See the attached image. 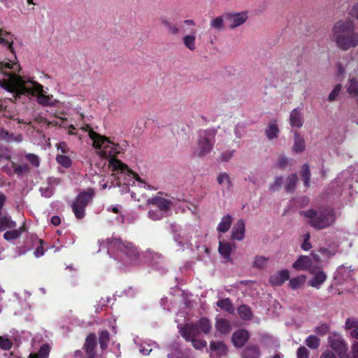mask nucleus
Here are the masks:
<instances>
[{
    "instance_id": "nucleus-1",
    "label": "nucleus",
    "mask_w": 358,
    "mask_h": 358,
    "mask_svg": "<svg viewBox=\"0 0 358 358\" xmlns=\"http://www.w3.org/2000/svg\"><path fill=\"white\" fill-rule=\"evenodd\" d=\"M20 70V64L16 62H0V86L17 94H31L37 98L39 103H45L43 86L35 81L22 79L16 74Z\"/></svg>"
},
{
    "instance_id": "nucleus-2",
    "label": "nucleus",
    "mask_w": 358,
    "mask_h": 358,
    "mask_svg": "<svg viewBox=\"0 0 358 358\" xmlns=\"http://www.w3.org/2000/svg\"><path fill=\"white\" fill-rule=\"evenodd\" d=\"M307 219V223L312 227L321 230L333 225L336 221L335 212L330 207H323L318 209H308L301 212Z\"/></svg>"
},
{
    "instance_id": "nucleus-3",
    "label": "nucleus",
    "mask_w": 358,
    "mask_h": 358,
    "mask_svg": "<svg viewBox=\"0 0 358 358\" xmlns=\"http://www.w3.org/2000/svg\"><path fill=\"white\" fill-rule=\"evenodd\" d=\"M108 245V252L114 254L118 253L117 258L122 259L126 264H135L138 262L139 257L138 252L134 244L116 238L106 239Z\"/></svg>"
},
{
    "instance_id": "nucleus-4",
    "label": "nucleus",
    "mask_w": 358,
    "mask_h": 358,
    "mask_svg": "<svg viewBox=\"0 0 358 358\" xmlns=\"http://www.w3.org/2000/svg\"><path fill=\"white\" fill-rule=\"evenodd\" d=\"M83 129L89 132V136L93 141V146L97 150L96 153L100 157L108 158L119 153V145L112 143L107 137L94 131L89 125L83 127Z\"/></svg>"
},
{
    "instance_id": "nucleus-5",
    "label": "nucleus",
    "mask_w": 358,
    "mask_h": 358,
    "mask_svg": "<svg viewBox=\"0 0 358 358\" xmlns=\"http://www.w3.org/2000/svg\"><path fill=\"white\" fill-rule=\"evenodd\" d=\"M147 204L151 206L148 212V217L155 221L159 220L167 216L171 210L172 203L171 201L160 196H155L147 201Z\"/></svg>"
},
{
    "instance_id": "nucleus-6",
    "label": "nucleus",
    "mask_w": 358,
    "mask_h": 358,
    "mask_svg": "<svg viewBox=\"0 0 358 358\" xmlns=\"http://www.w3.org/2000/svg\"><path fill=\"white\" fill-rule=\"evenodd\" d=\"M215 137V131L208 129L199 133L196 152L199 156H203L212 150Z\"/></svg>"
},
{
    "instance_id": "nucleus-7",
    "label": "nucleus",
    "mask_w": 358,
    "mask_h": 358,
    "mask_svg": "<svg viewBox=\"0 0 358 358\" xmlns=\"http://www.w3.org/2000/svg\"><path fill=\"white\" fill-rule=\"evenodd\" d=\"M92 190L83 192L78 195L76 200L72 204V210L76 218L82 219L85 217V208L92 200Z\"/></svg>"
},
{
    "instance_id": "nucleus-8",
    "label": "nucleus",
    "mask_w": 358,
    "mask_h": 358,
    "mask_svg": "<svg viewBox=\"0 0 358 358\" xmlns=\"http://www.w3.org/2000/svg\"><path fill=\"white\" fill-rule=\"evenodd\" d=\"M336 45L343 50H347L358 45V34L352 32V34L343 35L334 38Z\"/></svg>"
},
{
    "instance_id": "nucleus-9",
    "label": "nucleus",
    "mask_w": 358,
    "mask_h": 358,
    "mask_svg": "<svg viewBox=\"0 0 358 358\" xmlns=\"http://www.w3.org/2000/svg\"><path fill=\"white\" fill-rule=\"evenodd\" d=\"M334 38L343 36V35L352 34L355 31V27L350 20H339L334 26L333 29Z\"/></svg>"
},
{
    "instance_id": "nucleus-10",
    "label": "nucleus",
    "mask_w": 358,
    "mask_h": 358,
    "mask_svg": "<svg viewBox=\"0 0 358 358\" xmlns=\"http://www.w3.org/2000/svg\"><path fill=\"white\" fill-rule=\"evenodd\" d=\"M292 267L297 271L308 270L310 273L316 272L317 265H314L312 258L309 256L301 255L293 264Z\"/></svg>"
},
{
    "instance_id": "nucleus-11",
    "label": "nucleus",
    "mask_w": 358,
    "mask_h": 358,
    "mask_svg": "<svg viewBox=\"0 0 358 358\" xmlns=\"http://www.w3.org/2000/svg\"><path fill=\"white\" fill-rule=\"evenodd\" d=\"M329 344L333 350L338 355L339 358H344L348 347L344 339L340 337H329Z\"/></svg>"
},
{
    "instance_id": "nucleus-12",
    "label": "nucleus",
    "mask_w": 358,
    "mask_h": 358,
    "mask_svg": "<svg viewBox=\"0 0 358 358\" xmlns=\"http://www.w3.org/2000/svg\"><path fill=\"white\" fill-rule=\"evenodd\" d=\"M96 336L95 334H90L86 339L83 346V349L87 355V358H96L95 348L96 347Z\"/></svg>"
},
{
    "instance_id": "nucleus-13",
    "label": "nucleus",
    "mask_w": 358,
    "mask_h": 358,
    "mask_svg": "<svg viewBox=\"0 0 358 358\" xmlns=\"http://www.w3.org/2000/svg\"><path fill=\"white\" fill-rule=\"evenodd\" d=\"M180 333L187 341L192 340V338H196L201 334L196 322L194 324H185L180 329Z\"/></svg>"
},
{
    "instance_id": "nucleus-14",
    "label": "nucleus",
    "mask_w": 358,
    "mask_h": 358,
    "mask_svg": "<svg viewBox=\"0 0 358 358\" xmlns=\"http://www.w3.org/2000/svg\"><path fill=\"white\" fill-rule=\"evenodd\" d=\"M248 19L247 12H241L236 13H230L227 15V20L229 22V27L231 29H234L243 23Z\"/></svg>"
},
{
    "instance_id": "nucleus-15",
    "label": "nucleus",
    "mask_w": 358,
    "mask_h": 358,
    "mask_svg": "<svg viewBox=\"0 0 358 358\" xmlns=\"http://www.w3.org/2000/svg\"><path fill=\"white\" fill-rule=\"evenodd\" d=\"M249 338V334L246 330H238L233 333L231 341L236 348L243 347Z\"/></svg>"
},
{
    "instance_id": "nucleus-16",
    "label": "nucleus",
    "mask_w": 358,
    "mask_h": 358,
    "mask_svg": "<svg viewBox=\"0 0 358 358\" xmlns=\"http://www.w3.org/2000/svg\"><path fill=\"white\" fill-rule=\"evenodd\" d=\"M345 329L349 333L350 336L355 339L358 340V319L355 317H348L345 323Z\"/></svg>"
},
{
    "instance_id": "nucleus-17",
    "label": "nucleus",
    "mask_w": 358,
    "mask_h": 358,
    "mask_svg": "<svg viewBox=\"0 0 358 358\" xmlns=\"http://www.w3.org/2000/svg\"><path fill=\"white\" fill-rule=\"evenodd\" d=\"M302 110L296 108L292 110L289 115V123L292 127L301 128L303 124Z\"/></svg>"
},
{
    "instance_id": "nucleus-18",
    "label": "nucleus",
    "mask_w": 358,
    "mask_h": 358,
    "mask_svg": "<svg viewBox=\"0 0 358 358\" xmlns=\"http://www.w3.org/2000/svg\"><path fill=\"white\" fill-rule=\"evenodd\" d=\"M245 223L243 220H238L234 225L231 230V238L242 241L245 237Z\"/></svg>"
},
{
    "instance_id": "nucleus-19",
    "label": "nucleus",
    "mask_w": 358,
    "mask_h": 358,
    "mask_svg": "<svg viewBox=\"0 0 358 358\" xmlns=\"http://www.w3.org/2000/svg\"><path fill=\"white\" fill-rule=\"evenodd\" d=\"M289 278V273L288 270L285 269L280 271L277 273L271 275L269 278V282L273 286H280L282 285L285 280H288Z\"/></svg>"
},
{
    "instance_id": "nucleus-20",
    "label": "nucleus",
    "mask_w": 358,
    "mask_h": 358,
    "mask_svg": "<svg viewBox=\"0 0 358 358\" xmlns=\"http://www.w3.org/2000/svg\"><path fill=\"white\" fill-rule=\"evenodd\" d=\"M315 274L312 279L308 281V285L319 289L320 285L326 280L327 276L324 273L320 270V266L316 272L312 273Z\"/></svg>"
},
{
    "instance_id": "nucleus-21",
    "label": "nucleus",
    "mask_w": 358,
    "mask_h": 358,
    "mask_svg": "<svg viewBox=\"0 0 358 358\" xmlns=\"http://www.w3.org/2000/svg\"><path fill=\"white\" fill-rule=\"evenodd\" d=\"M261 351L257 345H249L246 346L241 352L242 358H259Z\"/></svg>"
},
{
    "instance_id": "nucleus-22",
    "label": "nucleus",
    "mask_w": 358,
    "mask_h": 358,
    "mask_svg": "<svg viewBox=\"0 0 358 358\" xmlns=\"http://www.w3.org/2000/svg\"><path fill=\"white\" fill-rule=\"evenodd\" d=\"M111 165L113 166V169L117 171L116 173H114V175H115V176L117 178V181L116 184L117 185H121V178L124 177V171L127 169V166L125 164H122L120 161L115 159H113L111 162Z\"/></svg>"
},
{
    "instance_id": "nucleus-23",
    "label": "nucleus",
    "mask_w": 358,
    "mask_h": 358,
    "mask_svg": "<svg viewBox=\"0 0 358 358\" xmlns=\"http://www.w3.org/2000/svg\"><path fill=\"white\" fill-rule=\"evenodd\" d=\"M306 143L304 138L297 131L294 133V145L292 151L296 153L302 152L305 150Z\"/></svg>"
},
{
    "instance_id": "nucleus-24",
    "label": "nucleus",
    "mask_w": 358,
    "mask_h": 358,
    "mask_svg": "<svg viewBox=\"0 0 358 358\" xmlns=\"http://www.w3.org/2000/svg\"><path fill=\"white\" fill-rule=\"evenodd\" d=\"M280 132V129L277 124L276 120H271L267 126V128L265 130V134L267 138L270 141L273 139H275L278 136V134Z\"/></svg>"
},
{
    "instance_id": "nucleus-25",
    "label": "nucleus",
    "mask_w": 358,
    "mask_h": 358,
    "mask_svg": "<svg viewBox=\"0 0 358 358\" xmlns=\"http://www.w3.org/2000/svg\"><path fill=\"white\" fill-rule=\"evenodd\" d=\"M217 183L224 187L227 190H230L233 187V182L229 175L226 172L220 173L217 176Z\"/></svg>"
},
{
    "instance_id": "nucleus-26",
    "label": "nucleus",
    "mask_w": 358,
    "mask_h": 358,
    "mask_svg": "<svg viewBox=\"0 0 358 358\" xmlns=\"http://www.w3.org/2000/svg\"><path fill=\"white\" fill-rule=\"evenodd\" d=\"M232 220L229 215H224L217 226V231L221 233L227 232L231 226Z\"/></svg>"
},
{
    "instance_id": "nucleus-27",
    "label": "nucleus",
    "mask_w": 358,
    "mask_h": 358,
    "mask_svg": "<svg viewBox=\"0 0 358 358\" xmlns=\"http://www.w3.org/2000/svg\"><path fill=\"white\" fill-rule=\"evenodd\" d=\"M196 324L201 334H208L212 329L211 324L206 317L201 318L196 322Z\"/></svg>"
},
{
    "instance_id": "nucleus-28",
    "label": "nucleus",
    "mask_w": 358,
    "mask_h": 358,
    "mask_svg": "<svg viewBox=\"0 0 358 358\" xmlns=\"http://www.w3.org/2000/svg\"><path fill=\"white\" fill-rule=\"evenodd\" d=\"M210 350L216 352L220 355H224L227 353V346L223 342L211 341L209 346Z\"/></svg>"
},
{
    "instance_id": "nucleus-29",
    "label": "nucleus",
    "mask_w": 358,
    "mask_h": 358,
    "mask_svg": "<svg viewBox=\"0 0 358 358\" xmlns=\"http://www.w3.org/2000/svg\"><path fill=\"white\" fill-rule=\"evenodd\" d=\"M196 31H192L191 34L187 35L183 37L182 41L186 48L190 50H194L196 49Z\"/></svg>"
},
{
    "instance_id": "nucleus-30",
    "label": "nucleus",
    "mask_w": 358,
    "mask_h": 358,
    "mask_svg": "<svg viewBox=\"0 0 358 358\" xmlns=\"http://www.w3.org/2000/svg\"><path fill=\"white\" fill-rule=\"evenodd\" d=\"M215 328L222 334H227L231 330V326L229 321L222 318L217 320Z\"/></svg>"
},
{
    "instance_id": "nucleus-31",
    "label": "nucleus",
    "mask_w": 358,
    "mask_h": 358,
    "mask_svg": "<svg viewBox=\"0 0 358 358\" xmlns=\"http://www.w3.org/2000/svg\"><path fill=\"white\" fill-rule=\"evenodd\" d=\"M16 226L14 221L6 215H0V231L6 229H11Z\"/></svg>"
},
{
    "instance_id": "nucleus-32",
    "label": "nucleus",
    "mask_w": 358,
    "mask_h": 358,
    "mask_svg": "<svg viewBox=\"0 0 358 358\" xmlns=\"http://www.w3.org/2000/svg\"><path fill=\"white\" fill-rule=\"evenodd\" d=\"M238 313L241 319L244 320H250L252 317L251 308L246 305H242L238 308Z\"/></svg>"
},
{
    "instance_id": "nucleus-33",
    "label": "nucleus",
    "mask_w": 358,
    "mask_h": 358,
    "mask_svg": "<svg viewBox=\"0 0 358 358\" xmlns=\"http://www.w3.org/2000/svg\"><path fill=\"white\" fill-rule=\"evenodd\" d=\"M13 42V36L9 33L0 29V44H3L8 46V48H11Z\"/></svg>"
},
{
    "instance_id": "nucleus-34",
    "label": "nucleus",
    "mask_w": 358,
    "mask_h": 358,
    "mask_svg": "<svg viewBox=\"0 0 358 358\" xmlns=\"http://www.w3.org/2000/svg\"><path fill=\"white\" fill-rule=\"evenodd\" d=\"M218 250L224 259H229L230 258L231 246L229 243H222L220 241Z\"/></svg>"
},
{
    "instance_id": "nucleus-35",
    "label": "nucleus",
    "mask_w": 358,
    "mask_h": 358,
    "mask_svg": "<svg viewBox=\"0 0 358 358\" xmlns=\"http://www.w3.org/2000/svg\"><path fill=\"white\" fill-rule=\"evenodd\" d=\"M347 92L352 96H358V80L355 78H350L347 87Z\"/></svg>"
},
{
    "instance_id": "nucleus-36",
    "label": "nucleus",
    "mask_w": 358,
    "mask_h": 358,
    "mask_svg": "<svg viewBox=\"0 0 358 358\" xmlns=\"http://www.w3.org/2000/svg\"><path fill=\"white\" fill-rule=\"evenodd\" d=\"M301 176L303 180L304 185L307 187L310 186V171L309 169V166L307 164H304L302 166L301 171Z\"/></svg>"
},
{
    "instance_id": "nucleus-37",
    "label": "nucleus",
    "mask_w": 358,
    "mask_h": 358,
    "mask_svg": "<svg viewBox=\"0 0 358 358\" xmlns=\"http://www.w3.org/2000/svg\"><path fill=\"white\" fill-rule=\"evenodd\" d=\"M24 230V227H21L19 229H15V230H8L7 231L4 235L3 238L6 241H11L17 238L22 231Z\"/></svg>"
},
{
    "instance_id": "nucleus-38",
    "label": "nucleus",
    "mask_w": 358,
    "mask_h": 358,
    "mask_svg": "<svg viewBox=\"0 0 358 358\" xmlns=\"http://www.w3.org/2000/svg\"><path fill=\"white\" fill-rule=\"evenodd\" d=\"M306 277L304 275H300L294 278L289 280V286L293 289H296L299 288L306 282Z\"/></svg>"
},
{
    "instance_id": "nucleus-39",
    "label": "nucleus",
    "mask_w": 358,
    "mask_h": 358,
    "mask_svg": "<svg viewBox=\"0 0 358 358\" xmlns=\"http://www.w3.org/2000/svg\"><path fill=\"white\" fill-rule=\"evenodd\" d=\"M298 181V177L296 174H292L289 176L287 178L286 183V191L288 192H292L294 190L295 187Z\"/></svg>"
},
{
    "instance_id": "nucleus-40",
    "label": "nucleus",
    "mask_w": 358,
    "mask_h": 358,
    "mask_svg": "<svg viewBox=\"0 0 358 358\" xmlns=\"http://www.w3.org/2000/svg\"><path fill=\"white\" fill-rule=\"evenodd\" d=\"M109 333L108 331H102L99 336V343L102 350H106L109 342Z\"/></svg>"
},
{
    "instance_id": "nucleus-41",
    "label": "nucleus",
    "mask_w": 358,
    "mask_h": 358,
    "mask_svg": "<svg viewBox=\"0 0 358 358\" xmlns=\"http://www.w3.org/2000/svg\"><path fill=\"white\" fill-rule=\"evenodd\" d=\"M217 306L229 313H231L234 311L232 303L228 298L218 301L217 302Z\"/></svg>"
},
{
    "instance_id": "nucleus-42",
    "label": "nucleus",
    "mask_w": 358,
    "mask_h": 358,
    "mask_svg": "<svg viewBox=\"0 0 358 358\" xmlns=\"http://www.w3.org/2000/svg\"><path fill=\"white\" fill-rule=\"evenodd\" d=\"M306 345L311 349H317L320 345V340L317 336H309L305 341Z\"/></svg>"
},
{
    "instance_id": "nucleus-43",
    "label": "nucleus",
    "mask_w": 358,
    "mask_h": 358,
    "mask_svg": "<svg viewBox=\"0 0 358 358\" xmlns=\"http://www.w3.org/2000/svg\"><path fill=\"white\" fill-rule=\"evenodd\" d=\"M162 24L167 29L169 34L176 36L180 33V29L171 22L164 20Z\"/></svg>"
},
{
    "instance_id": "nucleus-44",
    "label": "nucleus",
    "mask_w": 358,
    "mask_h": 358,
    "mask_svg": "<svg viewBox=\"0 0 358 358\" xmlns=\"http://www.w3.org/2000/svg\"><path fill=\"white\" fill-rule=\"evenodd\" d=\"M211 28L217 31H221L224 27V20L222 16L217 17L213 19L210 22Z\"/></svg>"
},
{
    "instance_id": "nucleus-45",
    "label": "nucleus",
    "mask_w": 358,
    "mask_h": 358,
    "mask_svg": "<svg viewBox=\"0 0 358 358\" xmlns=\"http://www.w3.org/2000/svg\"><path fill=\"white\" fill-rule=\"evenodd\" d=\"M342 90V85L341 84H337L334 88L332 90V91L329 94V96L327 98L328 101L330 102H332L335 101L337 97L339 96L340 92Z\"/></svg>"
},
{
    "instance_id": "nucleus-46",
    "label": "nucleus",
    "mask_w": 358,
    "mask_h": 358,
    "mask_svg": "<svg viewBox=\"0 0 358 358\" xmlns=\"http://www.w3.org/2000/svg\"><path fill=\"white\" fill-rule=\"evenodd\" d=\"M344 358H358V341H354L350 352L346 353Z\"/></svg>"
},
{
    "instance_id": "nucleus-47",
    "label": "nucleus",
    "mask_w": 358,
    "mask_h": 358,
    "mask_svg": "<svg viewBox=\"0 0 358 358\" xmlns=\"http://www.w3.org/2000/svg\"><path fill=\"white\" fill-rule=\"evenodd\" d=\"M267 261L268 258L264 256H257L255 258L253 266L258 268H262L266 265Z\"/></svg>"
},
{
    "instance_id": "nucleus-48",
    "label": "nucleus",
    "mask_w": 358,
    "mask_h": 358,
    "mask_svg": "<svg viewBox=\"0 0 358 358\" xmlns=\"http://www.w3.org/2000/svg\"><path fill=\"white\" fill-rule=\"evenodd\" d=\"M48 183L50 186V189L46 187V197L52 194V190L55 186L59 184V180L56 178H49Z\"/></svg>"
},
{
    "instance_id": "nucleus-49",
    "label": "nucleus",
    "mask_w": 358,
    "mask_h": 358,
    "mask_svg": "<svg viewBox=\"0 0 358 358\" xmlns=\"http://www.w3.org/2000/svg\"><path fill=\"white\" fill-rule=\"evenodd\" d=\"M147 257L150 258L154 264H159L162 259V255L150 250L147 251Z\"/></svg>"
},
{
    "instance_id": "nucleus-50",
    "label": "nucleus",
    "mask_w": 358,
    "mask_h": 358,
    "mask_svg": "<svg viewBox=\"0 0 358 358\" xmlns=\"http://www.w3.org/2000/svg\"><path fill=\"white\" fill-rule=\"evenodd\" d=\"M56 159L59 164L62 165L66 168L69 167L71 164V159L66 155H57Z\"/></svg>"
},
{
    "instance_id": "nucleus-51",
    "label": "nucleus",
    "mask_w": 358,
    "mask_h": 358,
    "mask_svg": "<svg viewBox=\"0 0 358 358\" xmlns=\"http://www.w3.org/2000/svg\"><path fill=\"white\" fill-rule=\"evenodd\" d=\"M283 182V178L281 176L275 177L273 183L270 184L269 189L272 192H275L279 189Z\"/></svg>"
},
{
    "instance_id": "nucleus-52",
    "label": "nucleus",
    "mask_w": 358,
    "mask_h": 358,
    "mask_svg": "<svg viewBox=\"0 0 358 358\" xmlns=\"http://www.w3.org/2000/svg\"><path fill=\"white\" fill-rule=\"evenodd\" d=\"M192 343L193 347L196 350H201L202 348L206 347L207 343L203 340L196 339V338L190 340Z\"/></svg>"
},
{
    "instance_id": "nucleus-53",
    "label": "nucleus",
    "mask_w": 358,
    "mask_h": 358,
    "mask_svg": "<svg viewBox=\"0 0 358 358\" xmlns=\"http://www.w3.org/2000/svg\"><path fill=\"white\" fill-rule=\"evenodd\" d=\"M61 114V113H57V112H50L49 115H52L57 120L55 121H50V120H48L46 119V124H54V125H60V122H62L63 121V118L62 117H60L59 115Z\"/></svg>"
},
{
    "instance_id": "nucleus-54",
    "label": "nucleus",
    "mask_w": 358,
    "mask_h": 358,
    "mask_svg": "<svg viewBox=\"0 0 358 358\" xmlns=\"http://www.w3.org/2000/svg\"><path fill=\"white\" fill-rule=\"evenodd\" d=\"M12 346V342L7 338L0 336V348L3 350H8Z\"/></svg>"
},
{
    "instance_id": "nucleus-55",
    "label": "nucleus",
    "mask_w": 358,
    "mask_h": 358,
    "mask_svg": "<svg viewBox=\"0 0 358 358\" xmlns=\"http://www.w3.org/2000/svg\"><path fill=\"white\" fill-rule=\"evenodd\" d=\"M46 107L47 106H54L59 108L61 103L57 99H52V96L46 95Z\"/></svg>"
},
{
    "instance_id": "nucleus-56",
    "label": "nucleus",
    "mask_w": 358,
    "mask_h": 358,
    "mask_svg": "<svg viewBox=\"0 0 358 358\" xmlns=\"http://www.w3.org/2000/svg\"><path fill=\"white\" fill-rule=\"evenodd\" d=\"M297 358H308L309 351L305 347H300L296 351Z\"/></svg>"
},
{
    "instance_id": "nucleus-57",
    "label": "nucleus",
    "mask_w": 358,
    "mask_h": 358,
    "mask_svg": "<svg viewBox=\"0 0 358 358\" xmlns=\"http://www.w3.org/2000/svg\"><path fill=\"white\" fill-rule=\"evenodd\" d=\"M329 327L325 324H322L320 326L316 327V329H315V331L319 335H321V336L326 334L329 331Z\"/></svg>"
},
{
    "instance_id": "nucleus-58",
    "label": "nucleus",
    "mask_w": 358,
    "mask_h": 358,
    "mask_svg": "<svg viewBox=\"0 0 358 358\" xmlns=\"http://www.w3.org/2000/svg\"><path fill=\"white\" fill-rule=\"evenodd\" d=\"M27 158L34 166H38L39 160L36 155L29 154L27 156Z\"/></svg>"
},
{
    "instance_id": "nucleus-59",
    "label": "nucleus",
    "mask_w": 358,
    "mask_h": 358,
    "mask_svg": "<svg viewBox=\"0 0 358 358\" xmlns=\"http://www.w3.org/2000/svg\"><path fill=\"white\" fill-rule=\"evenodd\" d=\"M234 150H229L222 154L221 160L222 162H228L233 156Z\"/></svg>"
},
{
    "instance_id": "nucleus-60",
    "label": "nucleus",
    "mask_w": 358,
    "mask_h": 358,
    "mask_svg": "<svg viewBox=\"0 0 358 358\" xmlns=\"http://www.w3.org/2000/svg\"><path fill=\"white\" fill-rule=\"evenodd\" d=\"M321 358H336L334 353L329 349L325 350L320 356Z\"/></svg>"
},
{
    "instance_id": "nucleus-61",
    "label": "nucleus",
    "mask_w": 358,
    "mask_h": 358,
    "mask_svg": "<svg viewBox=\"0 0 358 358\" xmlns=\"http://www.w3.org/2000/svg\"><path fill=\"white\" fill-rule=\"evenodd\" d=\"M288 162L289 160L286 157L281 156L278 159V166L280 168H285L287 166Z\"/></svg>"
},
{
    "instance_id": "nucleus-62",
    "label": "nucleus",
    "mask_w": 358,
    "mask_h": 358,
    "mask_svg": "<svg viewBox=\"0 0 358 358\" xmlns=\"http://www.w3.org/2000/svg\"><path fill=\"white\" fill-rule=\"evenodd\" d=\"M41 245L36 248V250L34 252V256L36 257H40L43 255V241L42 240H40Z\"/></svg>"
},
{
    "instance_id": "nucleus-63",
    "label": "nucleus",
    "mask_w": 358,
    "mask_h": 358,
    "mask_svg": "<svg viewBox=\"0 0 358 358\" xmlns=\"http://www.w3.org/2000/svg\"><path fill=\"white\" fill-rule=\"evenodd\" d=\"M43 346H41L39 352L31 354L29 358H43Z\"/></svg>"
},
{
    "instance_id": "nucleus-64",
    "label": "nucleus",
    "mask_w": 358,
    "mask_h": 358,
    "mask_svg": "<svg viewBox=\"0 0 358 358\" xmlns=\"http://www.w3.org/2000/svg\"><path fill=\"white\" fill-rule=\"evenodd\" d=\"M350 15L354 17H356L357 19H358V3L355 4L351 10H350Z\"/></svg>"
}]
</instances>
